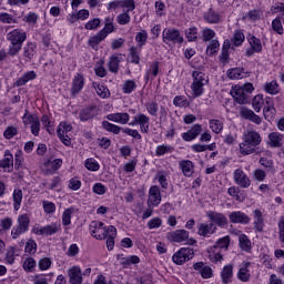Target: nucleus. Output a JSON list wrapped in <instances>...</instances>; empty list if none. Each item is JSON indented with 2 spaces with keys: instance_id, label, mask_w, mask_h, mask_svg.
<instances>
[{
  "instance_id": "obj_1",
  "label": "nucleus",
  "mask_w": 284,
  "mask_h": 284,
  "mask_svg": "<svg viewBox=\"0 0 284 284\" xmlns=\"http://www.w3.org/2000/svg\"><path fill=\"white\" fill-rule=\"evenodd\" d=\"M261 134L256 131H248L243 135V142L240 143V153L243 156H248V154H254L256 152V146L261 145Z\"/></svg>"
},
{
  "instance_id": "obj_2",
  "label": "nucleus",
  "mask_w": 284,
  "mask_h": 284,
  "mask_svg": "<svg viewBox=\"0 0 284 284\" xmlns=\"http://www.w3.org/2000/svg\"><path fill=\"white\" fill-rule=\"evenodd\" d=\"M28 39L26 31L21 29H14L7 34V41H10V45L8 49L9 57H17L19 52H21V48H23L24 41Z\"/></svg>"
},
{
  "instance_id": "obj_3",
  "label": "nucleus",
  "mask_w": 284,
  "mask_h": 284,
  "mask_svg": "<svg viewBox=\"0 0 284 284\" xmlns=\"http://www.w3.org/2000/svg\"><path fill=\"white\" fill-rule=\"evenodd\" d=\"M252 92H254V84L252 83H246L243 87H235L233 90H231L233 99L240 105L250 103V94H252Z\"/></svg>"
},
{
  "instance_id": "obj_4",
  "label": "nucleus",
  "mask_w": 284,
  "mask_h": 284,
  "mask_svg": "<svg viewBox=\"0 0 284 284\" xmlns=\"http://www.w3.org/2000/svg\"><path fill=\"white\" fill-rule=\"evenodd\" d=\"M193 82L191 84V89L193 92V97L196 99L199 97L203 95V87L207 85L210 80L207 79V75L201 71H194L192 73Z\"/></svg>"
},
{
  "instance_id": "obj_5",
  "label": "nucleus",
  "mask_w": 284,
  "mask_h": 284,
  "mask_svg": "<svg viewBox=\"0 0 284 284\" xmlns=\"http://www.w3.org/2000/svg\"><path fill=\"white\" fill-rule=\"evenodd\" d=\"M168 241L171 243H185L186 245H196V240L190 239V232L185 230H175L166 234Z\"/></svg>"
},
{
  "instance_id": "obj_6",
  "label": "nucleus",
  "mask_w": 284,
  "mask_h": 284,
  "mask_svg": "<svg viewBox=\"0 0 284 284\" xmlns=\"http://www.w3.org/2000/svg\"><path fill=\"white\" fill-rule=\"evenodd\" d=\"M30 230V217L28 214H22L18 217V224L12 227L11 236L17 240L21 234H26Z\"/></svg>"
},
{
  "instance_id": "obj_7",
  "label": "nucleus",
  "mask_w": 284,
  "mask_h": 284,
  "mask_svg": "<svg viewBox=\"0 0 284 284\" xmlns=\"http://www.w3.org/2000/svg\"><path fill=\"white\" fill-rule=\"evenodd\" d=\"M192 258H194V248L191 247H182L172 256V261L175 265H183L187 263V261H192Z\"/></svg>"
},
{
  "instance_id": "obj_8",
  "label": "nucleus",
  "mask_w": 284,
  "mask_h": 284,
  "mask_svg": "<svg viewBox=\"0 0 284 284\" xmlns=\"http://www.w3.org/2000/svg\"><path fill=\"white\" fill-rule=\"evenodd\" d=\"M103 222L93 221L90 224V233L93 239H97L98 241H103L104 239H108V234H110V226L104 227Z\"/></svg>"
},
{
  "instance_id": "obj_9",
  "label": "nucleus",
  "mask_w": 284,
  "mask_h": 284,
  "mask_svg": "<svg viewBox=\"0 0 284 284\" xmlns=\"http://www.w3.org/2000/svg\"><path fill=\"white\" fill-rule=\"evenodd\" d=\"M162 39L164 43H183L181 31L174 28H165L162 32Z\"/></svg>"
},
{
  "instance_id": "obj_10",
  "label": "nucleus",
  "mask_w": 284,
  "mask_h": 284,
  "mask_svg": "<svg viewBox=\"0 0 284 284\" xmlns=\"http://www.w3.org/2000/svg\"><path fill=\"white\" fill-rule=\"evenodd\" d=\"M129 125H140L141 132L148 134V132H150V116L143 113H138L133 116V121H131Z\"/></svg>"
},
{
  "instance_id": "obj_11",
  "label": "nucleus",
  "mask_w": 284,
  "mask_h": 284,
  "mask_svg": "<svg viewBox=\"0 0 284 284\" xmlns=\"http://www.w3.org/2000/svg\"><path fill=\"white\" fill-rule=\"evenodd\" d=\"M233 179L235 184L239 185V187L247 189L250 187V185H252V181L250 180L247 174H245V172H243V170L241 169H236L234 171Z\"/></svg>"
},
{
  "instance_id": "obj_12",
  "label": "nucleus",
  "mask_w": 284,
  "mask_h": 284,
  "mask_svg": "<svg viewBox=\"0 0 284 284\" xmlns=\"http://www.w3.org/2000/svg\"><path fill=\"white\" fill-rule=\"evenodd\" d=\"M193 270H195V272H199L202 278H212V276H214V271L212 270V266L206 265L204 262L194 263Z\"/></svg>"
},
{
  "instance_id": "obj_13",
  "label": "nucleus",
  "mask_w": 284,
  "mask_h": 284,
  "mask_svg": "<svg viewBox=\"0 0 284 284\" xmlns=\"http://www.w3.org/2000/svg\"><path fill=\"white\" fill-rule=\"evenodd\" d=\"M240 115L242 116V119H245L246 121H252V123H255V125H261V123H263V119L256 115V113H254L252 109L243 106L240 110Z\"/></svg>"
},
{
  "instance_id": "obj_14",
  "label": "nucleus",
  "mask_w": 284,
  "mask_h": 284,
  "mask_svg": "<svg viewBox=\"0 0 284 284\" xmlns=\"http://www.w3.org/2000/svg\"><path fill=\"white\" fill-rule=\"evenodd\" d=\"M229 220L231 223H240V225H247L250 221H252V219H250L247 214L241 211L231 212L229 215Z\"/></svg>"
},
{
  "instance_id": "obj_15",
  "label": "nucleus",
  "mask_w": 284,
  "mask_h": 284,
  "mask_svg": "<svg viewBox=\"0 0 284 284\" xmlns=\"http://www.w3.org/2000/svg\"><path fill=\"white\" fill-rule=\"evenodd\" d=\"M207 219L212 221V223H215L219 227H225L227 225V217L223 213H219L215 211H210L206 214Z\"/></svg>"
},
{
  "instance_id": "obj_16",
  "label": "nucleus",
  "mask_w": 284,
  "mask_h": 284,
  "mask_svg": "<svg viewBox=\"0 0 284 284\" xmlns=\"http://www.w3.org/2000/svg\"><path fill=\"white\" fill-rule=\"evenodd\" d=\"M69 283L70 284H81L83 283V273L81 272V267L73 266L69 268Z\"/></svg>"
},
{
  "instance_id": "obj_17",
  "label": "nucleus",
  "mask_w": 284,
  "mask_h": 284,
  "mask_svg": "<svg viewBox=\"0 0 284 284\" xmlns=\"http://www.w3.org/2000/svg\"><path fill=\"white\" fill-rule=\"evenodd\" d=\"M161 204V189L156 185L151 186L149 191L148 205L158 206Z\"/></svg>"
},
{
  "instance_id": "obj_18",
  "label": "nucleus",
  "mask_w": 284,
  "mask_h": 284,
  "mask_svg": "<svg viewBox=\"0 0 284 284\" xmlns=\"http://www.w3.org/2000/svg\"><path fill=\"white\" fill-rule=\"evenodd\" d=\"M108 121H113V123H120V125H128L130 122L129 113H111L106 115Z\"/></svg>"
},
{
  "instance_id": "obj_19",
  "label": "nucleus",
  "mask_w": 284,
  "mask_h": 284,
  "mask_svg": "<svg viewBox=\"0 0 284 284\" xmlns=\"http://www.w3.org/2000/svg\"><path fill=\"white\" fill-rule=\"evenodd\" d=\"M201 132H203V126H201V124H195L187 132L182 134V139L186 142L194 141Z\"/></svg>"
},
{
  "instance_id": "obj_20",
  "label": "nucleus",
  "mask_w": 284,
  "mask_h": 284,
  "mask_svg": "<svg viewBox=\"0 0 284 284\" xmlns=\"http://www.w3.org/2000/svg\"><path fill=\"white\" fill-rule=\"evenodd\" d=\"M232 278H234V265L227 264L221 271V280L223 284H230Z\"/></svg>"
},
{
  "instance_id": "obj_21",
  "label": "nucleus",
  "mask_w": 284,
  "mask_h": 284,
  "mask_svg": "<svg viewBox=\"0 0 284 284\" xmlns=\"http://www.w3.org/2000/svg\"><path fill=\"white\" fill-rule=\"evenodd\" d=\"M34 54H37V43L28 42L24 44L22 50V57L26 61H32L34 59Z\"/></svg>"
},
{
  "instance_id": "obj_22",
  "label": "nucleus",
  "mask_w": 284,
  "mask_h": 284,
  "mask_svg": "<svg viewBox=\"0 0 284 284\" xmlns=\"http://www.w3.org/2000/svg\"><path fill=\"white\" fill-rule=\"evenodd\" d=\"M97 116V106H87L79 113V119L82 122L92 121Z\"/></svg>"
},
{
  "instance_id": "obj_23",
  "label": "nucleus",
  "mask_w": 284,
  "mask_h": 284,
  "mask_svg": "<svg viewBox=\"0 0 284 284\" xmlns=\"http://www.w3.org/2000/svg\"><path fill=\"white\" fill-rule=\"evenodd\" d=\"M83 85H85V78H83V74L78 73L72 81V94H79L83 90Z\"/></svg>"
},
{
  "instance_id": "obj_24",
  "label": "nucleus",
  "mask_w": 284,
  "mask_h": 284,
  "mask_svg": "<svg viewBox=\"0 0 284 284\" xmlns=\"http://www.w3.org/2000/svg\"><path fill=\"white\" fill-rule=\"evenodd\" d=\"M250 265H251L250 262H243L242 266L240 267V270L237 272V278L242 283H247L252 276L250 274V270H248Z\"/></svg>"
},
{
  "instance_id": "obj_25",
  "label": "nucleus",
  "mask_w": 284,
  "mask_h": 284,
  "mask_svg": "<svg viewBox=\"0 0 284 284\" xmlns=\"http://www.w3.org/2000/svg\"><path fill=\"white\" fill-rule=\"evenodd\" d=\"M216 226H214V223L205 224L201 223L197 229L199 236H211V234H215Z\"/></svg>"
},
{
  "instance_id": "obj_26",
  "label": "nucleus",
  "mask_w": 284,
  "mask_h": 284,
  "mask_svg": "<svg viewBox=\"0 0 284 284\" xmlns=\"http://www.w3.org/2000/svg\"><path fill=\"white\" fill-rule=\"evenodd\" d=\"M34 79H37V73L34 71H28L21 78H19L13 83V85L16 88H21V87L26 85V83H28L29 81H34Z\"/></svg>"
},
{
  "instance_id": "obj_27",
  "label": "nucleus",
  "mask_w": 284,
  "mask_h": 284,
  "mask_svg": "<svg viewBox=\"0 0 284 284\" xmlns=\"http://www.w3.org/2000/svg\"><path fill=\"white\" fill-rule=\"evenodd\" d=\"M254 214V227L256 232H263V227L265 226V220L263 219V212L261 210L256 209L253 211Z\"/></svg>"
},
{
  "instance_id": "obj_28",
  "label": "nucleus",
  "mask_w": 284,
  "mask_h": 284,
  "mask_svg": "<svg viewBox=\"0 0 284 284\" xmlns=\"http://www.w3.org/2000/svg\"><path fill=\"white\" fill-rule=\"evenodd\" d=\"M120 63H121V55L120 54L111 55V58L108 62L109 72H112L113 74H118Z\"/></svg>"
},
{
  "instance_id": "obj_29",
  "label": "nucleus",
  "mask_w": 284,
  "mask_h": 284,
  "mask_svg": "<svg viewBox=\"0 0 284 284\" xmlns=\"http://www.w3.org/2000/svg\"><path fill=\"white\" fill-rule=\"evenodd\" d=\"M184 176H192L194 174V163L190 160H182L179 163Z\"/></svg>"
},
{
  "instance_id": "obj_30",
  "label": "nucleus",
  "mask_w": 284,
  "mask_h": 284,
  "mask_svg": "<svg viewBox=\"0 0 284 284\" xmlns=\"http://www.w3.org/2000/svg\"><path fill=\"white\" fill-rule=\"evenodd\" d=\"M271 148H281L283 145L284 136L278 132L268 134Z\"/></svg>"
},
{
  "instance_id": "obj_31",
  "label": "nucleus",
  "mask_w": 284,
  "mask_h": 284,
  "mask_svg": "<svg viewBox=\"0 0 284 284\" xmlns=\"http://www.w3.org/2000/svg\"><path fill=\"white\" fill-rule=\"evenodd\" d=\"M101 41H105V36L99 31L97 34L89 38L88 45H90L92 50H99V43H101Z\"/></svg>"
},
{
  "instance_id": "obj_32",
  "label": "nucleus",
  "mask_w": 284,
  "mask_h": 284,
  "mask_svg": "<svg viewBox=\"0 0 284 284\" xmlns=\"http://www.w3.org/2000/svg\"><path fill=\"white\" fill-rule=\"evenodd\" d=\"M13 164H14V156H12V153H10V150H7L4 152V159L0 160V168H2V170H8L12 168Z\"/></svg>"
},
{
  "instance_id": "obj_33",
  "label": "nucleus",
  "mask_w": 284,
  "mask_h": 284,
  "mask_svg": "<svg viewBox=\"0 0 284 284\" xmlns=\"http://www.w3.org/2000/svg\"><path fill=\"white\" fill-rule=\"evenodd\" d=\"M114 239H116V227L109 226V234L106 236V248L109 252H112L114 250Z\"/></svg>"
},
{
  "instance_id": "obj_34",
  "label": "nucleus",
  "mask_w": 284,
  "mask_h": 284,
  "mask_svg": "<svg viewBox=\"0 0 284 284\" xmlns=\"http://www.w3.org/2000/svg\"><path fill=\"white\" fill-rule=\"evenodd\" d=\"M61 231L60 223H52L45 226H42L43 236H52V234H57Z\"/></svg>"
},
{
  "instance_id": "obj_35",
  "label": "nucleus",
  "mask_w": 284,
  "mask_h": 284,
  "mask_svg": "<svg viewBox=\"0 0 284 284\" xmlns=\"http://www.w3.org/2000/svg\"><path fill=\"white\" fill-rule=\"evenodd\" d=\"M239 245L242 252H251L252 251V241L245 234H241L239 236Z\"/></svg>"
},
{
  "instance_id": "obj_36",
  "label": "nucleus",
  "mask_w": 284,
  "mask_h": 284,
  "mask_svg": "<svg viewBox=\"0 0 284 284\" xmlns=\"http://www.w3.org/2000/svg\"><path fill=\"white\" fill-rule=\"evenodd\" d=\"M227 194H230L235 201L243 203L245 201V194L241 192V187L239 186H231L227 190Z\"/></svg>"
},
{
  "instance_id": "obj_37",
  "label": "nucleus",
  "mask_w": 284,
  "mask_h": 284,
  "mask_svg": "<svg viewBox=\"0 0 284 284\" xmlns=\"http://www.w3.org/2000/svg\"><path fill=\"white\" fill-rule=\"evenodd\" d=\"M205 21L207 23H219L221 21V14L219 12L214 11V9H210L205 14H204Z\"/></svg>"
},
{
  "instance_id": "obj_38",
  "label": "nucleus",
  "mask_w": 284,
  "mask_h": 284,
  "mask_svg": "<svg viewBox=\"0 0 284 284\" xmlns=\"http://www.w3.org/2000/svg\"><path fill=\"white\" fill-rule=\"evenodd\" d=\"M220 48L221 43H219V40H211L209 45L206 47L207 57H214V54L219 52Z\"/></svg>"
},
{
  "instance_id": "obj_39",
  "label": "nucleus",
  "mask_w": 284,
  "mask_h": 284,
  "mask_svg": "<svg viewBox=\"0 0 284 284\" xmlns=\"http://www.w3.org/2000/svg\"><path fill=\"white\" fill-rule=\"evenodd\" d=\"M23 201V191L16 189L13 191V210L18 211L21 207V202Z\"/></svg>"
},
{
  "instance_id": "obj_40",
  "label": "nucleus",
  "mask_w": 284,
  "mask_h": 284,
  "mask_svg": "<svg viewBox=\"0 0 284 284\" xmlns=\"http://www.w3.org/2000/svg\"><path fill=\"white\" fill-rule=\"evenodd\" d=\"M252 105L255 112H261V110L263 109V105H265V100L263 99V95L261 94L255 95L253 98Z\"/></svg>"
},
{
  "instance_id": "obj_41",
  "label": "nucleus",
  "mask_w": 284,
  "mask_h": 284,
  "mask_svg": "<svg viewBox=\"0 0 284 284\" xmlns=\"http://www.w3.org/2000/svg\"><path fill=\"white\" fill-rule=\"evenodd\" d=\"M136 90V82L133 80H126L122 85V92L124 94H132Z\"/></svg>"
},
{
  "instance_id": "obj_42",
  "label": "nucleus",
  "mask_w": 284,
  "mask_h": 284,
  "mask_svg": "<svg viewBox=\"0 0 284 284\" xmlns=\"http://www.w3.org/2000/svg\"><path fill=\"white\" fill-rule=\"evenodd\" d=\"M102 126L106 132H112V134H119L123 129L116 124H112L108 121L102 122Z\"/></svg>"
},
{
  "instance_id": "obj_43",
  "label": "nucleus",
  "mask_w": 284,
  "mask_h": 284,
  "mask_svg": "<svg viewBox=\"0 0 284 284\" xmlns=\"http://www.w3.org/2000/svg\"><path fill=\"white\" fill-rule=\"evenodd\" d=\"M209 125L215 134H221L223 132V122H221V120H210Z\"/></svg>"
},
{
  "instance_id": "obj_44",
  "label": "nucleus",
  "mask_w": 284,
  "mask_h": 284,
  "mask_svg": "<svg viewBox=\"0 0 284 284\" xmlns=\"http://www.w3.org/2000/svg\"><path fill=\"white\" fill-rule=\"evenodd\" d=\"M39 132H41V122L39 121V116L31 118V133L34 136H39Z\"/></svg>"
},
{
  "instance_id": "obj_45",
  "label": "nucleus",
  "mask_w": 284,
  "mask_h": 284,
  "mask_svg": "<svg viewBox=\"0 0 284 284\" xmlns=\"http://www.w3.org/2000/svg\"><path fill=\"white\" fill-rule=\"evenodd\" d=\"M173 105L176 108H187L190 106V101L183 95H176L173 100Z\"/></svg>"
},
{
  "instance_id": "obj_46",
  "label": "nucleus",
  "mask_w": 284,
  "mask_h": 284,
  "mask_svg": "<svg viewBox=\"0 0 284 284\" xmlns=\"http://www.w3.org/2000/svg\"><path fill=\"white\" fill-rule=\"evenodd\" d=\"M263 114H264L265 121H274V119L276 116V108H274V106L264 108Z\"/></svg>"
},
{
  "instance_id": "obj_47",
  "label": "nucleus",
  "mask_w": 284,
  "mask_h": 284,
  "mask_svg": "<svg viewBox=\"0 0 284 284\" xmlns=\"http://www.w3.org/2000/svg\"><path fill=\"white\" fill-rule=\"evenodd\" d=\"M34 267H37V261L33 257H27L23 262V270L26 272H34Z\"/></svg>"
},
{
  "instance_id": "obj_48",
  "label": "nucleus",
  "mask_w": 284,
  "mask_h": 284,
  "mask_svg": "<svg viewBox=\"0 0 284 284\" xmlns=\"http://www.w3.org/2000/svg\"><path fill=\"white\" fill-rule=\"evenodd\" d=\"M248 42L251 48H253L255 52H261V50H263V44H261V40L258 38L251 36L248 38Z\"/></svg>"
},
{
  "instance_id": "obj_49",
  "label": "nucleus",
  "mask_w": 284,
  "mask_h": 284,
  "mask_svg": "<svg viewBox=\"0 0 284 284\" xmlns=\"http://www.w3.org/2000/svg\"><path fill=\"white\" fill-rule=\"evenodd\" d=\"M17 254V248L14 246H11L8 248L4 261L9 265H12L14 263V256Z\"/></svg>"
},
{
  "instance_id": "obj_50",
  "label": "nucleus",
  "mask_w": 284,
  "mask_h": 284,
  "mask_svg": "<svg viewBox=\"0 0 284 284\" xmlns=\"http://www.w3.org/2000/svg\"><path fill=\"white\" fill-rule=\"evenodd\" d=\"M265 92L267 94H278V83L276 81L267 82L265 84Z\"/></svg>"
},
{
  "instance_id": "obj_51",
  "label": "nucleus",
  "mask_w": 284,
  "mask_h": 284,
  "mask_svg": "<svg viewBox=\"0 0 284 284\" xmlns=\"http://www.w3.org/2000/svg\"><path fill=\"white\" fill-rule=\"evenodd\" d=\"M24 252L27 254H37V242L30 239L24 246Z\"/></svg>"
},
{
  "instance_id": "obj_52",
  "label": "nucleus",
  "mask_w": 284,
  "mask_h": 284,
  "mask_svg": "<svg viewBox=\"0 0 284 284\" xmlns=\"http://www.w3.org/2000/svg\"><path fill=\"white\" fill-rule=\"evenodd\" d=\"M187 41H196L199 39V29L196 27L190 28L185 31Z\"/></svg>"
},
{
  "instance_id": "obj_53",
  "label": "nucleus",
  "mask_w": 284,
  "mask_h": 284,
  "mask_svg": "<svg viewBox=\"0 0 284 284\" xmlns=\"http://www.w3.org/2000/svg\"><path fill=\"white\" fill-rule=\"evenodd\" d=\"M229 79H243V69L234 68L227 71Z\"/></svg>"
},
{
  "instance_id": "obj_54",
  "label": "nucleus",
  "mask_w": 284,
  "mask_h": 284,
  "mask_svg": "<svg viewBox=\"0 0 284 284\" xmlns=\"http://www.w3.org/2000/svg\"><path fill=\"white\" fill-rule=\"evenodd\" d=\"M72 209L64 210L62 214V225L68 226L70 223H72Z\"/></svg>"
},
{
  "instance_id": "obj_55",
  "label": "nucleus",
  "mask_w": 284,
  "mask_h": 284,
  "mask_svg": "<svg viewBox=\"0 0 284 284\" xmlns=\"http://www.w3.org/2000/svg\"><path fill=\"white\" fill-rule=\"evenodd\" d=\"M135 41L140 43V48H143L148 43V31L138 32L135 36Z\"/></svg>"
},
{
  "instance_id": "obj_56",
  "label": "nucleus",
  "mask_w": 284,
  "mask_h": 284,
  "mask_svg": "<svg viewBox=\"0 0 284 284\" xmlns=\"http://www.w3.org/2000/svg\"><path fill=\"white\" fill-rule=\"evenodd\" d=\"M39 270L42 272L52 267V261L49 257H43L38 263Z\"/></svg>"
},
{
  "instance_id": "obj_57",
  "label": "nucleus",
  "mask_w": 284,
  "mask_h": 284,
  "mask_svg": "<svg viewBox=\"0 0 284 284\" xmlns=\"http://www.w3.org/2000/svg\"><path fill=\"white\" fill-rule=\"evenodd\" d=\"M163 225V220L160 217H153L148 222L149 230H156Z\"/></svg>"
},
{
  "instance_id": "obj_58",
  "label": "nucleus",
  "mask_w": 284,
  "mask_h": 284,
  "mask_svg": "<svg viewBox=\"0 0 284 284\" xmlns=\"http://www.w3.org/2000/svg\"><path fill=\"white\" fill-rule=\"evenodd\" d=\"M244 41H245V34H243V32L241 31H235L233 37L234 45L236 47L242 45Z\"/></svg>"
},
{
  "instance_id": "obj_59",
  "label": "nucleus",
  "mask_w": 284,
  "mask_h": 284,
  "mask_svg": "<svg viewBox=\"0 0 284 284\" xmlns=\"http://www.w3.org/2000/svg\"><path fill=\"white\" fill-rule=\"evenodd\" d=\"M215 247H220L221 250H227V247H230V236H224L217 240Z\"/></svg>"
},
{
  "instance_id": "obj_60",
  "label": "nucleus",
  "mask_w": 284,
  "mask_h": 284,
  "mask_svg": "<svg viewBox=\"0 0 284 284\" xmlns=\"http://www.w3.org/2000/svg\"><path fill=\"white\" fill-rule=\"evenodd\" d=\"M0 232H8V230H10V227H12V220L10 217H4L2 220H0Z\"/></svg>"
},
{
  "instance_id": "obj_61",
  "label": "nucleus",
  "mask_w": 284,
  "mask_h": 284,
  "mask_svg": "<svg viewBox=\"0 0 284 284\" xmlns=\"http://www.w3.org/2000/svg\"><path fill=\"white\" fill-rule=\"evenodd\" d=\"M85 168L87 170H90V172H99L100 165L97 163V161L88 159L85 161Z\"/></svg>"
},
{
  "instance_id": "obj_62",
  "label": "nucleus",
  "mask_w": 284,
  "mask_h": 284,
  "mask_svg": "<svg viewBox=\"0 0 284 284\" xmlns=\"http://www.w3.org/2000/svg\"><path fill=\"white\" fill-rule=\"evenodd\" d=\"M272 28L277 34H283V23L281 22V18H275L272 21Z\"/></svg>"
},
{
  "instance_id": "obj_63",
  "label": "nucleus",
  "mask_w": 284,
  "mask_h": 284,
  "mask_svg": "<svg viewBox=\"0 0 284 284\" xmlns=\"http://www.w3.org/2000/svg\"><path fill=\"white\" fill-rule=\"evenodd\" d=\"M214 37H216V33L214 32V30L212 29H204L203 33H202V40L207 42V41H212V39H214Z\"/></svg>"
},
{
  "instance_id": "obj_64",
  "label": "nucleus",
  "mask_w": 284,
  "mask_h": 284,
  "mask_svg": "<svg viewBox=\"0 0 284 284\" xmlns=\"http://www.w3.org/2000/svg\"><path fill=\"white\" fill-rule=\"evenodd\" d=\"M169 152H172V146L170 145H159L155 150L156 156H163V154H168Z\"/></svg>"
}]
</instances>
